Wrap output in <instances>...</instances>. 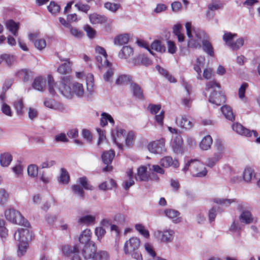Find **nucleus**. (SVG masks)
I'll return each mask as SVG.
<instances>
[{
    "label": "nucleus",
    "instance_id": "obj_1",
    "mask_svg": "<svg viewBox=\"0 0 260 260\" xmlns=\"http://www.w3.org/2000/svg\"><path fill=\"white\" fill-rule=\"evenodd\" d=\"M48 90L53 95L62 94L67 99H72L74 95L78 98H82L84 95L83 85L78 82H72V78L70 76L61 77L59 83L54 82L51 76H48Z\"/></svg>",
    "mask_w": 260,
    "mask_h": 260
},
{
    "label": "nucleus",
    "instance_id": "obj_2",
    "mask_svg": "<svg viewBox=\"0 0 260 260\" xmlns=\"http://www.w3.org/2000/svg\"><path fill=\"white\" fill-rule=\"evenodd\" d=\"M186 34L189 38L188 47L192 48H200L201 42L204 52L211 56L214 53L211 43L207 40V36L204 31L192 27L191 23L187 22L185 24Z\"/></svg>",
    "mask_w": 260,
    "mask_h": 260
},
{
    "label": "nucleus",
    "instance_id": "obj_3",
    "mask_svg": "<svg viewBox=\"0 0 260 260\" xmlns=\"http://www.w3.org/2000/svg\"><path fill=\"white\" fill-rule=\"evenodd\" d=\"M219 89L220 86L219 83L213 81H209L206 83V90L211 91V94L209 98V102L212 104L219 106L222 102H224L225 96L222 95L220 91H217L216 89Z\"/></svg>",
    "mask_w": 260,
    "mask_h": 260
},
{
    "label": "nucleus",
    "instance_id": "obj_4",
    "mask_svg": "<svg viewBox=\"0 0 260 260\" xmlns=\"http://www.w3.org/2000/svg\"><path fill=\"white\" fill-rule=\"evenodd\" d=\"M6 218L8 221L19 225H23L26 227L28 226L29 222L19 212L13 208L6 210L5 212Z\"/></svg>",
    "mask_w": 260,
    "mask_h": 260
},
{
    "label": "nucleus",
    "instance_id": "obj_5",
    "mask_svg": "<svg viewBox=\"0 0 260 260\" xmlns=\"http://www.w3.org/2000/svg\"><path fill=\"white\" fill-rule=\"evenodd\" d=\"M237 36L236 34H232L231 32H225L223 36L222 39L225 44L233 50H239L244 45V41L246 39V38H240L234 42L233 39Z\"/></svg>",
    "mask_w": 260,
    "mask_h": 260
},
{
    "label": "nucleus",
    "instance_id": "obj_6",
    "mask_svg": "<svg viewBox=\"0 0 260 260\" xmlns=\"http://www.w3.org/2000/svg\"><path fill=\"white\" fill-rule=\"evenodd\" d=\"M238 209L241 212L239 219L241 223L248 224L254 222V218L250 210L247 208H245L244 205L242 204H239L238 206Z\"/></svg>",
    "mask_w": 260,
    "mask_h": 260
},
{
    "label": "nucleus",
    "instance_id": "obj_7",
    "mask_svg": "<svg viewBox=\"0 0 260 260\" xmlns=\"http://www.w3.org/2000/svg\"><path fill=\"white\" fill-rule=\"evenodd\" d=\"M148 149L152 153L161 154L166 151L165 147V140L161 138L159 140L153 141L148 144Z\"/></svg>",
    "mask_w": 260,
    "mask_h": 260
},
{
    "label": "nucleus",
    "instance_id": "obj_8",
    "mask_svg": "<svg viewBox=\"0 0 260 260\" xmlns=\"http://www.w3.org/2000/svg\"><path fill=\"white\" fill-rule=\"evenodd\" d=\"M112 135L114 143L117 145L119 150L123 151V148L122 143L125 139L126 131L122 128H116L115 132H112Z\"/></svg>",
    "mask_w": 260,
    "mask_h": 260
},
{
    "label": "nucleus",
    "instance_id": "obj_9",
    "mask_svg": "<svg viewBox=\"0 0 260 260\" xmlns=\"http://www.w3.org/2000/svg\"><path fill=\"white\" fill-rule=\"evenodd\" d=\"M14 236L15 240L20 243H28L32 239V234L28 229H18Z\"/></svg>",
    "mask_w": 260,
    "mask_h": 260
},
{
    "label": "nucleus",
    "instance_id": "obj_10",
    "mask_svg": "<svg viewBox=\"0 0 260 260\" xmlns=\"http://www.w3.org/2000/svg\"><path fill=\"white\" fill-rule=\"evenodd\" d=\"M80 248L82 249L81 253L84 259L92 260L96 249L94 242L84 245L83 247L79 246Z\"/></svg>",
    "mask_w": 260,
    "mask_h": 260
},
{
    "label": "nucleus",
    "instance_id": "obj_11",
    "mask_svg": "<svg viewBox=\"0 0 260 260\" xmlns=\"http://www.w3.org/2000/svg\"><path fill=\"white\" fill-rule=\"evenodd\" d=\"M140 241L137 237H132L126 241L124 246V251L126 254H130L133 251L137 250L140 246Z\"/></svg>",
    "mask_w": 260,
    "mask_h": 260
},
{
    "label": "nucleus",
    "instance_id": "obj_12",
    "mask_svg": "<svg viewBox=\"0 0 260 260\" xmlns=\"http://www.w3.org/2000/svg\"><path fill=\"white\" fill-rule=\"evenodd\" d=\"M79 246L78 245L74 247L65 245L62 247L63 253L67 256H71L72 260H81L79 256Z\"/></svg>",
    "mask_w": 260,
    "mask_h": 260
},
{
    "label": "nucleus",
    "instance_id": "obj_13",
    "mask_svg": "<svg viewBox=\"0 0 260 260\" xmlns=\"http://www.w3.org/2000/svg\"><path fill=\"white\" fill-rule=\"evenodd\" d=\"M232 128L237 133L242 136L251 137L252 135H253L254 137L258 136L257 133L255 131H250L238 123H234Z\"/></svg>",
    "mask_w": 260,
    "mask_h": 260
},
{
    "label": "nucleus",
    "instance_id": "obj_14",
    "mask_svg": "<svg viewBox=\"0 0 260 260\" xmlns=\"http://www.w3.org/2000/svg\"><path fill=\"white\" fill-rule=\"evenodd\" d=\"M38 36L37 32L30 33L28 35V39L34 43L36 48L39 50H42L46 47V42L44 39H37Z\"/></svg>",
    "mask_w": 260,
    "mask_h": 260
},
{
    "label": "nucleus",
    "instance_id": "obj_15",
    "mask_svg": "<svg viewBox=\"0 0 260 260\" xmlns=\"http://www.w3.org/2000/svg\"><path fill=\"white\" fill-rule=\"evenodd\" d=\"M183 141L180 135L174 137L172 140V147L174 153L182 154L184 151Z\"/></svg>",
    "mask_w": 260,
    "mask_h": 260
},
{
    "label": "nucleus",
    "instance_id": "obj_16",
    "mask_svg": "<svg viewBox=\"0 0 260 260\" xmlns=\"http://www.w3.org/2000/svg\"><path fill=\"white\" fill-rule=\"evenodd\" d=\"M175 232L171 229L158 231L157 236L160 238L161 241L165 243L171 242L174 237Z\"/></svg>",
    "mask_w": 260,
    "mask_h": 260
},
{
    "label": "nucleus",
    "instance_id": "obj_17",
    "mask_svg": "<svg viewBox=\"0 0 260 260\" xmlns=\"http://www.w3.org/2000/svg\"><path fill=\"white\" fill-rule=\"evenodd\" d=\"M159 164L161 166L164 168L172 167L174 168H176L179 166L178 160L173 159L170 156H165L162 158L159 161Z\"/></svg>",
    "mask_w": 260,
    "mask_h": 260
},
{
    "label": "nucleus",
    "instance_id": "obj_18",
    "mask_svg": "<svg viewBox=\"0 0 260 260\" xmlns=\"http://www.w3.org/2000/svg\"><path fill=\"white\" fill-rule=\"evenodd\" d=\"M175 122L179 127L185 129H190L193 126L192 123L188 119L185 115L177 117Z\"/></svg>",
    "mask_w": 260,
    "mask_h": 260
},
{
    "label": "nucleus",
    "instance_id": "obj_19",
    "mask_svg": "<svg viewBox=\"0 0 260 260\" xmlns=\"http://www.w3.org/2000/svg\"><path fill=\"white\" fill-rule=\"evenodd\" d=\"M205 58L204 56L199 57L196 60V63L194 64L193 69L197 73V79L198 80H202L203 77L201 75V68L204 66Z\"/></svg>",
    "mask_w": 260,
    "mask_h": 260
},
{
    "label": "nucleus",
    "instance_id": "obj_20",
    "mask_svg": "<svg viewBox=\"0 0 260 260\" xmlns=\"http://www.w3.org/2000/svg\"><path fill=\"white\" fill-rule=\"evenodd\" d=\"M6 28L12 33V34L17 37L18 35V30L19 28V23H16L14 20L11 19L6 22Z\"/></svg>",
    "mask_w": 260,
    "mask_h": 260
},
{
    "label": "nucleus",
    "instance_id": "obj_21",
    "mask_svg": "<svg viewBox=\"0 0 260 260\" xmlns=\"http://www.w3.org/2000/svg\"><path fill=\"white\" fill-rule=\"evenodd\" d=\"M259 175L254 173V171L250 168H246L243 174V179L245 181L249 182L251 180H256L258 179Z\"/></svg>",
    "mask_w": 260,
    "mask_h": 260
},
{
    "label": "nucleus",
    "instance_id": "obj_22",
    "mask_svg": "<svg viewBox=\"0 0 260 260\" xmlns=\"http://www.w3.org/2000/svg\"><path fill=\"white\" fill-rule=\"evenodd\" d=\"M165 215L169 218L171 219L173 222L179 223L181 222V219L179 216L180 213L175 210L167 209L165 210Z\"/></svg>",
    "mask_w": 260,
    "mask_h": 260
},
{
    "label": "nucleus",
    "instance_id": "obj_23",
    "mask_svg": "<svg viewBox=\"0 0 260 260\" xmlns=\"http://www.w3.org/2000/svg\"><path fill=\"white\" fill-rule=\"evenodd\" d=\"M149 178V175L147 172V168L144 166H141L138 169L137 174L136 176V179L137 181H147Z\"/></svg>",
    "mask_w": 260,
    "mask_h": 260
},
{
    "label": "nucleus",
    "instance_id": "obj_24",
    "mask_svg": "<svg viewBox=\"0 0 260 260\" xmlns=\"http://www.w3.org/2000/svg\"><path fill=\"white\" fill-rule=\"evenodd\" d=\"M91 231L90 229H86L84 230L80 234L79 240L81 244L86 245L90 242H93L90 240Z\"/></svg>",
    "mask_w": 260,
    "mask_h": 260
},
{
    "label": "nucleus",
    "instance_id": "obj_25",
    "mask_svg": "<svg viewBox=\"0 0 260 260\" xmlns=\"http://www.w3.org/2000/svg\"><path fill=\"white\" fill-rule=\"evenodd\" d=\"M224 4L220 0H212V2L208 5V11L207 16L209 17L210 11L219 10L223 8Z\"/></svg>",
    "mask_w": 260,
    "mask_h": 260
},
{
    "label": "nucleus",
    "instance_id": "obj_26",
    "mask_svg": "<svg viewBox=\"0 0 260 260\" xmlns=\"http://www.w3.org/2000/svg\"><path fill=\"white\" fill-rule=\"evenodd\" d=\"M89 18L91 23L92 24H102L106 22L107 21V18L105 16L97 13H93L89 15Z\"/></svg>",
    "mask_w": 260,
    "mask_h": 260
},
{
    "label": "nucleus",
    "instance_id": "obj_27",
    "mask_svg": "<svg viewBox=\"0 0 260 260\" xmlns=\"http://www.w3.org/2000/svg\"><path fill=\"white\" fill-rule=\"evenodd\" d=\"M95 216L91 215H86L80 217L78 219V223L86 225L94 224L95 222Z\"/></svg>",
    "mask_w": 260,
    "mask_h": 260
},
{
    "label": "nucleus",
    "instance_id": "obj_28",
    "mask_svg": "<svg viewBox=\"0 0 260 260\" xmlns=\"http://www.w3.org/2000/svg\"><path fill=\"white\" fill-rule=\"evenodd\" d=\"M13 157L9 152H5L0 155V165L3 167H7L12 161Z\"/></svg>",
    "mask_w": 260,
    "mask_h": 260
},
{
    "label": "nucleus",
    "instance_id": "obj_29",
    "mask_svg": "<svg viewBox=\"0 0 260 260\" xmlns=\"http://www.w3.org/2000/svg\"><path fill=\"white\" fill-rule=\"evenodd\" d=\"M46 81L42 77L36 78L32 84V87L40 91H43L45 88Z\"/></svg>",
    "mask_w": 260,
    "mask_h": 260
},
{
    "label": "nucleus",
    "instance_id": "obj_30",
    "mask_svg": "<svg viewBox=\"0 0 260 260\" xmlns=\"http://www.w3.org/2000/svg\"><path fill=\"white\" fill-rule=\"evenodd\" d=\"M44 105L46 107L53 110H59L62 107L61 104L50 99H46L44 101Z\"/></svg>",
    "mask_w": 260,
    "mask_h": 260
},
{
    "label": "nucleus",
    "instance_id": "obj_31",
    "mask_svg": "<svg viewBox=\"0 0 260 260\" xmlns=\"http://www.w3.org/2000/svg\"><path fill=\"white\" fill-rule=\"evenodd\" d=\"M212 144V139L210 135L205 136L200 143V147L203 150H208Z\"/></svg>",
    "mask_w": 260,
    "mask_h": 260
},
{
    "label": "nucleus",
    "instance_id": "obj_32",
    "mask_svg": "<svg viewBox=\"0 0 260 260\" xmlns=\"http://www.w3.org/2000/svg\"><path fill=\"white\" fill-rule=\"evenodd\" d=\"M115 156V152L113 150H110L104 152L102 155V158L105 164L109 165L111 163Z\"/></svg>",
    "mask_w": 260,
    "mask_h": 260
},
{
    "label": "nucleus",
    "instance_id": "obj_33",
    "mask_svg": "<svg viewBox=\"0 0 260 260\" xmlns=\"http://www.w3.org/2000/svg\"><path fill=\"white\" fill-rule=\"evenodd\" d=\"M221 111L226 119L231 121L235 120V116L230 106L228 105L222 106L221 108Z\"/></svg>",
    "mask_w": 260,
    "mask_h": 260
},
{
    "label": "nucleus",
    "instance_id": "obj_34",
    "mask_svg": "<svg viewBox=\"0 0 260 260\" xmlns=\"http://www.w3.org/2000/svg\"><path fill=\"white\" fill-rule=\"evenodd\" d=\"M131 88L135 96L139 99H143V91L139 85L135 83H132L131 84Z\"/></svg>",
    "mask_w": 260,
    "mask_h": 260
},
{
    "label": "nucleus",
    "instance_id": "obj_35",
    "mask_svg": "<svg viewBox=\"0 0 260 260\" xmlns=\"http://www.w3.org/2000/svg\"><path fill=\"white\" fill-rule=\"evenodd\" d=\"M110 254L105 250L95 251L92 260H109Z\"/></svg>",
    "mask_w": 260,
    "mask_h": 260
},
{
    "label": "nucleus",
    "instance_id": "obj_36",
    "mask_svg": "<svg viewBox=\"0 0 260 260\" xmlns=\"http://www.w3.org/2000/svg\"><path fill=\"white\" fill-rule=\"evenodd\" d=\"M108 121H109L112 125L114 124V120L112 117L108 113L103 112L101 114V118L100 120V124L102 126H105L107 124Z\"/></svg>",
    "mask_w": 260,
    "mask_h": 260
},
{
    "label": "nucleus",
    "instance_id": "obj_37",
    "mask_svg": "<svg viewBox=\"0 0 260 260\" xmlns=\"http://www.w3.org/2000/svg\"><path fill=\"white\" fill-rule=\"evenodd\" d=\"M17 75L24 82H27L32 76V72L27 69H22L18 71Z\"/></svg>",
    "mask_w": 260,
    "mask_h": 260
},
{
    "label": "nucleus",
    "instance_id": "obj_38",
    "mask_svg": "<svg viewBox=\"0 0 260 260\" xmlns=\"http://www.w3.org/2000/svg\"><path fill=\"white\" fill-rule=\"evenodd\" d=\"M221 155L219 154H215L212 157L208 158L205 162V165L210 168H213L220 159Z\"/></svg>",
    "mask_w": 260,
    "mask_h": 260
},
{
    "label": "nucleus",
    "instance_id": "obj_39",
    "mask_svg": "<svg viewBox=\"0 0 260 260\" xmlns=\"http://www.w3.org/2000/svg\"><path fill=\"white\" fill-rule=\"evenodd\" d=\"M131 79L132 77L130 75L122 74L118 77L115 83L118 85H124L128 84Z\"/></svg>",
    "mask_w": 260,
    "mask_h": 260
},
{
    "label": "nucleus",
    "instance_id": "obj_40",
    "mask_svg": "<svg viewBox=\"0 0 260 260\" xmlns=\"http://www.w3.org/2000/svg\"><path fill=\"white\" fill-rule=\"evenodd\" d=\"M129 40V36L128 34H122L116 36L114 40L115 45H122L126 44Z\"/></svg>",
    "mask_w": 260,
    "mask_h": 260
},
{
    "label": "nucleus",
    "instance_id": "obj_41",
    "mask_svg": "<svg viewBox=\"0 0 260 260\" xmlns=\"http://www.w3.org/2000/svg\"><path fill=\"white\" fill-rule=\"evenodd\" d=\"M156 69L159 72L160 74L162 76H164L166 79H167L170 82L175 83L176 82V80L174 77L172 75H170L168 72L165 70V69L161 68L159 66H157L156 67Z\"/></svg>",
    "mask_w": 260,
    "mask_h": 260
},
{
    "label": "nucleus",
    "instance_id": "obj_42",
    "mask_svg": "<svg viewBox=\"0 0 260 260\" xmlns=\"http://www.w3.org/2000/svg\"><path fill=\"white\" fill-rule=\"evenodd\" d=\"M87 89L89 92L88 96H91L93 93V76L91 74H88L86 77Z\"/></svg>",
    "mask_w": 260,
    "mask_h": 260
},
{
    "label": "nucleus",
    "instance_id": "obj_43",
    "mask_svg": "<svg viewBox=\"0 0 260 260\" xmlns=\"http://www.w3.org/2000/svg\"><path fill=\"white\" fill-rule=\"evenodd\" d=\"M214 202L218 204H220L224 207H228L232 203L237 202L236 199H226L216 198L214 199Z\"/></svg>",
    "mask_w": 260,
    "mask_h": 260
},
{
    "label": "nucleus",
    "instance_id": "obj_44",
    "mask_svg": "<svg viewBox=\"0 0 260 260\" xmlns=\"http://www.w3.org/2000/svg\"><path fill=\"white\" fill-rule=\"evenodd\" d=\"M70 176L67 170L64 168L60 170V175L59 178V182L60 183L66 184L69 182Z\"/></svg>",
    "mask_w": 260,
    "mask_h": 260
},
{
    "label": "nucleus",
    "instance_id": "obj_45",
    "mask_svg": "<svg viewBox=\"0 0 260 260\" xmlns=\"http://www.w3.org/2000/svg\"><path fill=\"white\" fill-rule=\"evenodd\" d=\"M13 106L18 115H21L22 114L23 109L24 108L22 99H19L15 101L13 103Z\"/></svg>",
    "mask_w": 260,
    "mask_h": 260
},
{
    "label": "nucleus",
    "instance_id": "obj_46",
    "mask_svg": "<svg viewBox=\"0 0 260 260\" xmlns=\"http://www.w3.org/2000/svg\"><path fill=\"white\" fill-rule=\"evenodd\" d=\"M112 64L110 62V64L108 66L105 64V66L103 67L106 70L105 74L103 76L104 79L105 81L108 82L110 81V78L114 74V69L111 67Z\"/></svg>",
    "mask_w": 260,
    "mask_h": 260
},
{
    "label": "nucleus",
    "instance_id": "obj_47",
    "mask_svg": "<svg viewBox=\"0 0 260 260\" xmlns=\"http://www.w3.org/2000/svg\"><path fill=\"white\" fill-rule=\"evenodd\" d=\"M23 169L24 166L22 162L20 160H17L15 165L12 168L13 172L17 176L22 174Z\"/></svg>",
    "mask_w": 260,
    "mask_h": 260
},
{
    "label": "nucleus",
    "instance_id": "obj_48",
    "mask_svg": "<svg viewBox=\"0 0 260 260\" xmlns=\"http://www.w3.org/2000/svg\"><path fill=\"white\" fill-rule=\"evenodd\" d=\"M27 174L29 176L35 178L38 175V167L36 165L31 164L27 167Z\"/></svg>",
    "mask_w": 260,
    "mask_h": 260
},
{
    "label": "nucleus",
    "instance_id": "obj_49",
    "mask_svg": "<svg viewBox=\"0 0 260 260\" xmlns=\"http://www.w3.org/2000/svg\"><path fill=\"white\" fill-rule=\"evenodd\" d=\"M9 194L4 188H0V205L4 206L8 201Z\"/></svg>",
    "mask_w": 260,
    "mask_h": 260
},
{
    "label": "nucleus",
    "instance_id": "obj_50",
    "mask_svg": "<svg viewBox=\"0 0 260 260\" xmlns=\"http://www.w3.org/2000/svg\"><path fill=\"white\" fill-rule=\"evenodd\" d=\"M181 25L179 24H177L173 26V32L174 34L177 37L178 41L179 42H182L184 41V36L183 34L181 33L180 29H181Z\"/></svg>",
    "mask_w": 260,
    "mask_h": 260
},
{
    "label": "nucleus",
    "instance_id": "obj_51",
    "mask_svg": "<svg viewBox=\"0 0 260 260\" xmlns=\"http://www.w3.org/2000/svg\"><path fill=\"white\" fill-rule=\"evenodd\" d=\"M71 70L70 63H64L60 65L57 68V72L62 75H66L69 73Z\"/></svg>",
    "mask_w": 260,
    "mask_h": 260
},
{
    "label": "nucleus",
    "instance_id": "obj_52",
    "mask_svg": "<svg viewBox=\"0 0 260 260\" xmlns=\"http://www.w3.org/2000/svg\"><path fill=\"white\" fill-rule=\"evenodd\" d=\"M151 48L153 50L161 53L164 52L166 51L165 46L162 45L160 42L159 41H154L151 45Z\"/></svg>",
    "mask_w": 260,
    "mask_h": 260
},
{
    "label": "nucleus",
    "instance_id": "obj_53",
    "mask_svg": "<svg viewBox=\"0 0 260 260\" xmlns=\"http://www.w3.org/2000/svg\"><path fill=\"white\" fill-rule=\"evenodd\" d=\"M69 29L70 34L76 39H81L83 36V32L78 28L71 26Z\"/></svg>",
    "mask_w": 260,
    "mask_h": 260
},
{
    "label": "nucleus",
    "instance_id": "obj_54",
    "mask_svg": "<svg viewBox=\"0 0 260 260\" xmlns=\"http://www.w3.org/2000/svg\"><path fill=\"white\" fill-rule=\"evenodd\" d=\"M135 229L138 231L139 233L146 238L149 237V231L145 229L144 225L141 224H136L135 225Z\"/></svg>",
    "mask_w": 260,
    "mask_h": 260
},
{
    "label": "nucleus",
    "instance_id": "obj_55",
    "mask_svg": "<svg viewBox=\"0 0 260 260\" xmlns=\"http://www.w3.org/2000/svg\"><path fill=\"white\" fill-rule=\"evenodd\" d=\"M215 147L216 151L215 154H220L221 158H222L223 154L225 151L224 146H223L222 142L220 140L217 141L215 144Z\"/></svg>",
    "mask_w": 260,
    "mask_h": 260
},
{
    "label": "nucleus",
    "instance_id": "obj_56",
    "mask_svg": "<svg viewBox=\"0 0 260 260\" xmlns=\"http://www.w3.org/2000/svg\"><path fill=\"white\" fill-rule=\"evenodd\" d=\"M190 166H192L193 168H195L196 166L198 167H202V164L197 159H190L185 164L184 168L183 169V171H186L188 170Z\"/></svg>",
    "mask_w": 260,
    "mask_h": 260
},
{
    "label": "nucleus",
    "instance_id": "obj_57",
    "mask_svg": "<svg viewBox=\"0 0 260 260\" xmlns=\"http://www.w3.org/2000/svg\"><path fill=\"white\" fill-rule=\"evenodd\" d=\"M48 11L52 14H56L60 11V6L54 2H51L47 7Z\"/></svg>",
    "mask_w": 260,
    "mask_h": 260
},
{
    "label": "nucleus",
    "instance_id": "obj_58",
    "mask_svg": "<svg viewBox=\"0 0 260 260\" xmlns=\"http://www.w3.org/2000/svg\"><path fill=\"white\" fill-rule=\"evenodd\" d=\"M3 57L4 61L8 66H11L15 61V57L13 55L3 54Z\"/></svg>",
    "mask_w": 260,
    "mask_h": 260
},
{
    "label": "nucleus",
    "instance_id": "obj_59",
    "mask_svg": "<svg viewBox=\"0 0 260 260\" xmlns=\"http://www.w3.org/2000/svg\"><path fill=\"white\" fill-rule=\"evenodd\" d=\"M104 7L112 12H115L119 8L120 5L111 2H106L104 4Z\"/></svg>",
    "mask_w": 260,
    "mask_h": 260
},
{
    "label": "nucleus",
    "instance_id": "obj_60",
    "mask_svg": "<svg viewBox=\"0 0 260 260\" xmlns=\"http://www.w3.org/2000/svg\"><path fill=\"white\" fill-rule=\"evenodd\" d=\"M18 255L20 257L24 255V253L26 252L28 247V243H20L18 244Z\"/></svg>",
    "mask_w": 260,
    "mask_h": 260
},
{
    "label": "nucleus",
    "instance_id": "obj_61",
    "mask_svg": "<svg viewBox=\"0 0 260 260\" xmlns=\"http://www.w3.org/2000/svg\"><path fill=\"white\" fill-rule=\"evenodd\" d=\"M106 233V230L101 226L96 227L94 230L95 235L97 237L98 240L100 242L101 241Z\"/></svg>",
    "mask_w": 260,
    "mask_h": 260
},
{
    "label": "nucleus",
    "instance_id": "obj_62",
    "mask_svg": "<svg viewBox=\"0 0 260 260\" xmlns=\"http://www.w3.org/2000/svg\"><path fill=\"white\" fill-rule=\"evenodd\" d=\"M95 51L96 53L103 55L105 64L108 66L110 64V62L107 60V54L104 48L100 46H98L95 48Z\"/></svg>",
    "mask_w": 260,
    "mask_h": 260
},
{
    "label": "nucleus",
    "instance_id": "obj_63",
    "mask_svg": "<svg viewBox=\"0 0 260 260\" xmlns=\"http://www.w3.org/2000/svg\"><path fill=\"white\" fill-rule=\"evenodd\" d=\"M123 57L127 58L133 54V49L128 46H124L121 49Z\"/></svg>",
    "mask_w": 260,
    "mask_h": 260
},
{
    "label": "nucleus",
    "instance_id": "obj_64",
    "mask_svg": "<svg viewBox=\"0 0 260 260\" xmlns=\"http://www.w3.org/2000/svg\"><path fill=\"white\" fill-rule=\"evenodd\" d=\"M134 136L135 135L134 132L131 131L128 133L126 136H125V139L124 141H125V145L129 147L133 144Z\"/></svg>",
    "mask_w": 260,
    "mask_h": 260
}]
</instances>
